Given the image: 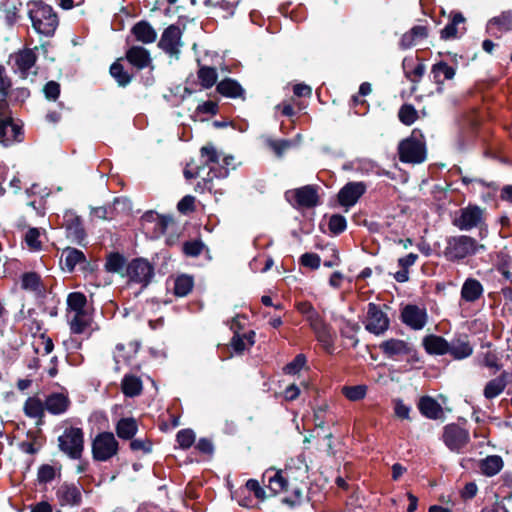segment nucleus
<instances>
[{
    "mask_svg": "<svg viewBox=\"0 0 512 512\" xmlns=\"http://www.w3.org/2000/svg\"><path fill=\"white\" fill-rule=\"evenodd\" d=\"M246 489L252 492L259 500H264L266 497L265 490L260 486L259 482L255 479H249L246 482Z\"/></svg>",
    "mask_w": 512,
    "mask_h": 512,
    "instance_id": "774afa93",
    "label": "nucleus"
},
{
    "mask_svg": "<svg viewBox=\"0 0 512 512\" xmlns=\"http://www.w3.org/2000/svg\"><path fill=\"white\" fill-rule=\"evenodd\" d=\"M21 127L15 124L12 118L0 119V143L9 146L16 141H21Z\"/></svg>",
    "mask_w": 512,
    "mask_h": 512,
    "instance_id": "5701e85b",
    "label": "nucleus"
},
{
    "mask_svg": "<svg viewBox=\"0 0 512 512\" xmlns=\"http://www.w3.org/2000/svg\"><path fill=\"white\" fill-rule=\"evenodd\" d=\"M197 75L200 85L204 89H209L214 86L218 78L216 69L209 66H200Z\"/></svg>",
    "mask_w": 512,
    "mask_h": 512,
    "instance_id": "c03bdc74",
    "label": "nucleus"
},
{
    "mask_svg": "<svg viewBox=\"0 0 512 512\" xmlns=\"http://www.w3.org/2000/svg\"><path fill=\"white\" fill-rule=\"evenodd\" d=\"M126 275L130 282L146 287L154 276V268L147 260L136 258L128 264Z\"/></svg>",
    "mask_w": 512,
    "mask_h": 512,
    "instance_id": "f8f14e48",
    "label": "nucleus"
},
{
    "mask_svg": "<svg viewBox=\"0 0 512 512\" xmlns=\"http://www.w3.org/2000/svg\"><path fill=\"white\" fill-rule=\"evenodd\" d=\"M195 197L191 195L184 196L177 204V209L182 214H188L194 211Z\"/></svg>",
    "mask_w": 512,
    "mask_h": 512,
    "instance_id": "e2e57ef3",
    "label": "nucleus"
},
{
    "mask_svg": "<svg viewBox=\"0 0 512 512\" xmlns=\"http://www.w3.org/2000/svg\"><path fill=\"white\" fill-rule=\"evenodd\" d=\"M200 157L203 165L209 168L208 178H204V186L211 182L212 178H226L229 174L228 166L234 160L233 156H225L220 159V153L211 145H205L200 149Z\"/></svg>",
    "mask_w": 512,
    "mask_h": 512,
    "instance_id": "7ed1b4c3",
    "label": "nucleus"
},
{
    "mask_svg": "<svg viewBox=\"0 0 512 512\" xmlns=\"http://www.w3.org/2000/svg\"><path fill=\"white\" fill-rule=\"evenodd\" d=\"M45 409L52 415L64 414L69 406L70 399L65 393H51L45 399Z\"/></svg>",
    "mask_w": 512,
    "mask_h": 512,
    "instance_id": "393cba45",
    "label": "nucleus"
},
{
    "mask_svg": "<svg viewBox=\"0 0 512 512\" xmlns=\"http://www.w3.org/2000/svg\"><path fill=\"white\" fill-rule=\"evenodd\" d=\"M111 76L117 81L120 86H126L131 81V76L126 72L123 66L115 62L110 67Z\"/></svg>",
    "mask_w": 512,
    "mask_h": 512,
    "instance_id": "3c124183",
    "label": "nucleus"
},
{
    "mask_svg": "<svg viewBox=\"0 0 512 512\" xmlns=\"http://www.w3.org/2000/svg\"><path fill=\"white\" fill-rule=\"evenodd\" d=\"M24 413L30 418H42L45 410V403L37 397H29L24 403Z\"/></svg>",
    "mask_w": 512,
    "mask_h": 512,
    "instance_id": "37998d69",
    "label": "nucleus"
},
{
    "mask_svg": "<svg viewBox=\"0 0 512 512\" xmlns=\"http://www.w3.org/2000/svg\"><path fill=\"white\" fill-rule=\"evenodd\" d=\"M182 31L179 26L172 24L162 33L158 42V47L170 57L179 58L181 47Z\"/></svg>",
    "mask_w": 512,
    "mask_h": 512,
    "instance_id": "ddd939ff",
    "label": "nucleus"
},
{
    "mask_svg": "<svg viewBox=\"0 0 512 512\" xmlns=\"http://www.w3.org/2000/svg\"><path fill=\"white\" fill-rule=\"evenodd\" d=\"M367 185L364 182H348L338 193V201L341 206L349 209L365 194Z\"/></svg>",
    "mask_w": 512,
    "mask_h": 512,
    "instance_id": "dca6fc26",
    "label": "nucleus"
},
{
    "mask_svg": "<svg viewBox=\"0 0 512 512\" xmlns=\"http://www.w3.org/2000/svg\"><path fill=\"white\" fill-rule=\"evenodd\" d=\"M58 504L61 507H78L82 504V486L75 483H62L55 491Z\"/></svg>",
    "mask_w": 512,
    "mask_h": 512,
    "instance_id": "2eb2a0df",
    "label": "nucleus"
},
{
    "mask_svg": "<svg viewBox=\"0 0 512 512\" xmlns=\"http://www.w3.org/2000/svg\"><path fill=\"white\" fill-rule=\"evenodd\" d=\"M204 245L201 241L194 240L185 242L183 245V251L187 256L196 257L202 253Z\"/></svg>",
    "mask_w": 512,
    "mask_h": 512,
    "instance_id": "680f3d73",
    "label": "nucleus"
},
{
    "mask_svg": "<svg viewBox=\"0 0 512 512\" xmlns=\"http://www.w3.org/2000/svg\"><path fill=\"white\" fill-rule=\"evenodd\" d=\"M41 232L38 228H29L25 234V242L27 246L34 251H39L42 248V242L40 240Z\"/></svg>",
    "mask_w": 512,
    "mask_h": 512,
    "instance_id": "5fc2aeb1",
    "label": "nucleus"
},
{
    "mask_svg": "<svg viewBox=\"0 0 512 512\" xmlns=\"http://www.w3.org/2000/svg\"><path fill=\"white\" fill-rule=\"evenodd\" d=\"M285 197L296 208H313L319 203L317 189L312 185L289 190L285 193Z\"/></svg>",
    "mask_w": 512,
    "mask_h": 512,
    "instance_id": "9b49d317",
    "label": "nucleus"
},
{
    "mask_svg": "<svg viewBox=\"0 0 512 512\" xmlns=\"http://www.w3.org/2000/svg\"><path fill=\"white\" fill-rule=\"evenodd\" d=\"M305 364L306 356L304 354H298L293 361L284 367V373L288 375H295L304 367Z\"/></svg>",
    "mask_w": 512,
    "mask_h": 512,
    "instance_id": "bf43d9fd",
    "label": "nucleus"
},
{
    "mask_svg": "<svg viewBox=\"0 0 512 512\" xmlns=\"http://www.w3.org/2000/svg\"><path fill=\"white\" fill-rule=\"evenodd\" d=\"M59 450L70 459L78 460L84 452V431L80 427H65L58 437Z\"/></svg>",
    "mask_w": 512,
    "mask_h": 512,
    "instance_id": "20e7f679",
    "label": "nucleus"
},
{
    "mask_svg": "<svg viewBox=\"0 0 512 512\" xmlns=\"http://www.w3.org/2000/svg\"><path fill=\"white\" fill-rule=\"evenodd\" d=\"M194 285L193 278L188 275H180L174 281V293L176 296H187Z\"/></svg>",
    "mask_w": 512,
    "mask_h": 512,
    "instance_id": "a18cd8bd",
    "label": "nucleus"
},
{
    "mask_svg": "<svg viewBox=\"0 0 512 512\" xmlns=\"http://www.w3.org/2000/svg\"><path fill=\"white\" fill-rule=\"evenodd\" d=\"M484 213L478 205L469 204L455 213L452 224L461 231H470L484 223Z\"/></svg>",
    "mask_w": 512,
    "mask_h": 512,
    "instance_id": "6e6552de",
    "label": "nucleus"
},
{
    "mask_svg": "<svg viewBox=\"0 0 512 512\" xmlns=\"http://www.w3.org/2000/svg\"><path fill=\"white\" fill-rule=\"evenodd\" d=\"M21 287L24 290L33 292L37 296H42L45 293V287L41 282V278L35 272H26L22 275Z\"/></svg>",
    "mask_w": 512,
    "mask_h": 512,
    "instance_id": "c9c22d12",
    "label": "nucleus"
},
{
    "mask_svg": "<svg viewBox=\"0 0 512 512\" xmlns=\"http://www.w3.org/2000/svg\"><path fill=\"white\" fill-rule=\"evenodd\" d=\"M217 91L229 98H237L243 97L244 89L242 86L234 79L225 78L217 84Z\"/></svg>",
    "mask_w": 512,
    "mask_h": 512,
    "instance_id": "58836bf2",
    "label": "nucleus"
},
{
    "mask_svg": "<svg viewBox=\"0 0 512 512\" xmlns=\"http://www.w3.org/2000/svg\"><path fill=\"white\" fill-rule=\"evenodd\" d=\"M69 325L72 333L81 334L89 326V315L86 310L79 312H68Z\"/></svg>",
    "mask_w": 512,
    "mask_h": 512,
    "instance_id": "ea45409f",
    "label": "nucleus"
},
{
    "mask_svg": "<svg viewBox=\"0 0 512 512\" xmlns=\"http://www.w3.org/2000/svg\"><path fill=\"white\" fill-rule=\"evenodd\" d=\"M442 440L451 452L462 453L470 442V434L467 429L451 423L443 428Z\"/></svg>",
    "mask_w": 512,
    "mask_h": 512,
    "instance_id": "9d476101",
    "label": "nucleus"
},
{
    "mask_svg": "<svg viewBox=\"0 0 512 512\" xmlns=\"http://www.w3.org/2000/svg\"><path fill=\"white\" fill-rule=\"evenodd\" d=\"M503 464V459L500 456L490 455L481 460L480 469L482 474L492 477L501 471Z\"/></svg>",
    "mask_w": 512,
    "mask_h": 512,
    "instance_id": "a19ab883",
    "label": "nucleus"
},
{
    "mask_svg": "<svg viewBox=\"0 0 512 512\" xmlns=\"http://www.w3.org/2000/svg\"><path fill=\"white\" fill-rule=\"evenodd\" d=\"M399 120L405 125L413 124L417 119V111L414 106L404 104L401 106L398 112Z\"/></svg>",
    "mask_w": 512,
    "mask_h": 512,
    "instance_id": "6e6d98bb",
    "label": "nucleus"
},
{
    "mask_svg": "<svg viewBox=\"0 0 512 512\" xmlns=\"http://www.w3.org/2000/svg\"><path fill=\"white\" fill-rule=\"evenodd\" d=\"M117 436L122 440H132L138 432V422L133 417H123L115 425Z\"/></svg>",
    "mask_w": 512,
    "mask_h": 512,
    "instance_id": "7c9ffc66",
    "label": "nucleus"
},
{
    "mask_svg": "<svg viewBox=\"0 0 512 512\" xmlns=\"http://www.w3.org/2000/svg\"><path fill=\"white\" fill-rule=\"evenodd\" d=\"M309 326L323 349L332 353L334 351L335 333L331 326L322 317Z\"/></svg>",
    "mask_w": 512,
    "mask_h": 512,
    "instance_id": "6ab92c4d",
    "label": "nucleus"
},
{
    "mask_svg": "<svg viewBox=\"0 0 512 512\" xmlns=\"http://www.w3.org/2000/svg\"><path fill=\"white\" fill-rule=\"evenodd\" d=\"M296 308L301 313L309 325L321 318V315L315 310L309 302H299L296 304Z\"/></svg>",
    "mask_w": 512,
    "mask_h": 512,
    "instance_id": "09e8293b",
    "label": "nucleus"
},
{
    "mask_svg": "<svg viewBox=\"0 0 512 512\" xmlns=\"http://www.w3.org/2000/svg\"><path fill=\"white\" fill-rule=\"evenodd\" d=\"M358 330L359 325L357 323L346 320L345 326L341 328V334L344 337L354 340V345H356L358 340L355 338V334Z\"/></svg>",
    "mask_w": 512,
    "mask_h": 512,
    "instance_id": "69168bd1",
    "label": "nucleus"
},
{
    "mask_svg": "<svg viewBox=\"0 0 512 512\" xmlns=\"http://www.w3.org/2000/svg\"><path fill=\"white\" fill-rule=\"evenodd\" d=\"M320 262V257L315 253H304L300 258V263L311 269L319 268Z\"/></svg>",
    "mask_w": 512,
    "mask_h": 512,
    "instance_id": "0e129e2a",
    "label": "nucleus"
},
{
    "mask_svg": "<svg viewBox=\"0 0 512 512\" xmlns=\"http://www.w3.org/2000/svg\"><path fill=\"white\" fill-rule=\"evenodd\" d=\"M450 21L440 31V37L442 40L456 39L462 36L466 28L464 26L459 27L465 23V17L461 12H451L449 16Z\"/></svg>",
    "mask_w": 512,
    "mask_h": 512,
    "instance_id": "4be33fe9",
    "label": "nucleus"
},
{
    "mask_svg": "<svg viewBox=\"0 0 512 512\" xmlns=\"http://www.w3.org/2000/svg\"><path fill=\"white\" fill-rule=\"evenodd\" d=\"M28 8V15L35 31L47 37L54 35L59 21L53 8L42 1L29 2Z\"/></svg>",
    "mask_w": 512,
    "mask_h": 512,
    "instance_id": "f257e3e1",
    "label": "nucleus"
},
{
    "mask_svg": "<svg viewBox=\"0 0 512 512\" xmlns=\"http://www.w3.org/2000/svg\"><path fill=\"white\" fill-rule=\"evenodd\" d=\"M130 449L132 451H143L150 453L152 451V444L147 439H133L130 442Z\"/></svg>",
    "mask_w": 512,
    "mask_h": 512,
    "instance_id": "338daca9",
    "label": "nucleus"
},
{
    "mask_svg": "<svg viewBox=\"0 0 512 512\" xmlns=\"http://www.w3.org/2000/svg\"><path fill=\"white\" fill-rule=\"evenodd\" d=\"M55 469L53 466L51 465H48V464H44V465H41L38 469V474H37V477H38V481L40 483H49L51 482L54 478H55Z\"/></svg>",
    "mask_w": 512,
    "mask_h": 512,
    "instance_id": "052dcab7",
    "label": "nucleus"
},
{
    "mask_svg": "<svg viewBox=\"0 0 512 512\" xmlns=\"http://www.w3.org/2000/svg\"><path fill=\"white\" fill-rule=\"evenodd\" d=\"M404 72L406 77L413 83H417L421 80L425 73V65L423 63H418L413 69H408L406 62H403Z\"/></svg>",
    "mask_w": 512,
    "mask_h": 512,
    "instance_id": "13d9d810",
    "label": "nucleus"
},
{
    "mask_svg": "<svg viewBox=\"0 0 512 512\" xmlns=\"http://www.w3.org/2000/svg\"><path fill=\"white\" fill-rule=\"evenodd\" d=\"M512 29V11H504L501 15L490 19L487 23V31L493 36Z\"/></svg>",
    "mask_w": 512,
    "mask_h": 512,
    "instance_id": "c756f323",
    "label": "nucleus"
},
{
    "mask_svg": "<svg viewBox=\"0 0 512 512\" xmlns=\"http://www.w3.org/2000/svg\"><path fill=\"white\" fill-rule=\"evenodd\" d=\"M418 409L429 419H438L442 415L440 404L430 396H423L418 402Z\"/></svg>",
    "mask_w": 512,
    "mask_h": 512,
    "instance_id": "72a5a7b5",
    "label": "nucleus"
},
{
    "mask_svg": "<svg viewBox=\"0 0 512 512\" xmlns=\"http://www.w3.org/2000/svg\"><path fill=\"white\" fill-rule=\"evenodd\" d=\"M144 219L148 222H155V232L159 234H164L170 222V218L166 216H161L155 212H147L144 215Z\"/></svg>",
    "mask_w": 512,
    "mask_h": 512,
    "instance_id": "de8ad7c7",
    "label": "nucleus"
},
{
    "mask_svg": "<svg viewBox=\"0 0 512 512\" xmlns=\"http://www.w3.org/2000/svg\"><path fill=\"white\" fill-rule=\"evenodd\" d=\"M422 135L414 130L410 137L402 140L398 146L400 161L404 163H422L426 158Z\"/></svg>",
    "mask_w": 512,
    "mask_h": 512,
    "instance_id": "423d86ee",
    "label": "nucleus"
},
{
    "mask_svg": "<svg viewBox=\"0 0 512 512\" xmlns=\"http://www.w3.org/2000/svg\"><path fill=\"white\" fill-rule=\"evenodd\" d=\"M21 2L19 0H2L0 2V16H4L8 25L16 23L19 17Z\"/></svg>",
    "mask_w": 512,
    "mask_h": 512,
    "instance_id": "e433bc0d",
    "label": "nucleus"
},
{
    "mask_svg": "<svg viewBox=\"0 0 512 512\" xmlns=\"http://www.w3.org/2000/svg\"><path fill=\"white\" fill-rule=\"evenodd\" d=\"M125 265V258L119 253H111L106 260L105 269L110 273L120 272Z\"/></svg>",
    "mask_w": 512,
    "mask_h": 512,
    "instance_id": "603ef678",
    "label": "nucleus"
},
{
    "mask_svg": "<svg viewBox=\"0 0 512 512\" xmlns=\"http://www.w3.org/2000/svg\"><path fill=\"white\" fill-rule=\"evenodd\" d=\"M485 247L476 239L467 235L449 236L446 238V246L443 250L444 257L451 262H459L465 258L476 255Z\"/></svg>",
    "mask_w": 512,
    "mask_h": 512,
    "instance_id": "f03ea898",
    "label": "nucleus"
},
{
    "mask_svg": "<svg viewBox=\"0 0 512 512\" xmlns=\"http://www.w3.org/2000/svg\"><path fill=\"white\" fill-rule=\"evenodd\" d=\"M87 305V298L81 292H71L67 296V310L68 312H79L85 310Z\"/></svg>",
    "mask_w": 512,
    "mask_h": 512,
    "instance_id": "49530a36",
    "label": "nucleus"
},
{
    "mask_svg": "<svg viewBox=\"0 0 512 512\" xmlns=\"http://www.w3.org/2000/svg\"><path fill=\"white\" fill-rule=\"evenodd\" d=\"M474 347L467 334H457L449 341L448 354L455 360H463L473 354Z\"/></svg>",
    "mask_w": 512,
    "mask_h": 512,
    "instance_id": "aec40b11",
    "label": "nucleus"
},
{
    "mask_svg": "<svg viewBox=\"0 0 512 512\" xmlns=\"http://www.w3.org/2000/svg\"><path fill=\"white\" fill-rule=\"evenodd\" d=\"M131 33L134 35L138 42L143 44H150L155 42L157 38L156 30L151 26L148 21L141 20L134 24L131 29Z\"/></svg>",
    "mask_w": 512,
    "mask_h": 512,
    "instance_id": "c85d7f7f",
    "label": "nucleus"
},
{
    "mask_svg": "<svg viewBox=\"0 0 512 512\" xmlns=\"http://www.w3.org/2000/svg\"><path fill=\"white\" fill-rule=\"evenodd\" d=\"M328 227L331 233L339 235L344 232L347 227L346 218L340 214H333L329 219Z\"/></svg>",
    "mask_w": 512,
    "mask_h": 512,
    "instance_id": "4d7b16f0",
    "label": "nucleus"
},
{
    "mask_svg": "<svg viewBox=\"0 0 512 512\" xmlns=\"http://www.w3.org/2000/svg\"><path fill=\"white\" fill-rule=\"evenodd\" d=\"M293 465L296 466L298 469L303 468L305 472L307 471V465L305 463L303 455L298 456L297 459H291L286 464L285 473L288 470H290ZM263 481H267L269 489L274 494L286 491L288 487V479L284 475V471L282 470H275L273 468L266 470L265 473L263 474Z\"/></svg>",
    "mask_w": 512,
    "mask_h": 512,
    "instance_id": "0eeeda50",
    "label": "nucleus"
},
{
    "mask_svg": "<svg viewBox=\"0 0 512 512\" xmlns=\"http://www.w3.org/2000/svg\"><path fill=\"white\" fill-rule=\"evenodd\" d=\"M428 37V29L423 25L413 26L409 31L404 33L399 41V48L401 50H407L417 44L419 40Z\"/></svg>",
    "mask_w": 512,
    "mask_h": 512,
    "instance_id": "bb28decb",
    "label": "nucleus"
},
{
    "mask_svg": "<svg viewBox=\"0 0 512 512\" xmlns=\"http://www.w3.org/2000/svg\"><path fill=\"white\" fill-rule=\"evenodd\" d=\"M380 349L390 359H406L408 362L418 361L416 349L412 344L404 340H386L380 344Z\"/></svg>",
    "mask_w": 512,
    "mask_h": 512,
    "instance_id": "1a4fd4ad",
    "label": "nucleus"
},
{
    "mask_svg": "<svg viewBox=\"0 0 512 512\" xmlns=\"http://www.w3.org/2000/svg\"><path fill=\"white\" fill-rule=\"evenodd\" d=\"M143 389L142 381L139 377L126 374L121 381V390L126 397H136L141 394Z\"/></svg>",
    "mask_w": 512,
    "mask_h": 512,
    "instance_id": "4c0bfd02",
    "label": "nucleus"
},
{
    "mask_svg": "<svg viewBox=\"0 0 512 512\" xmlns=\"http://www.w3.org/2000/svg\"><path fill=\"white\" fill-rule=\"evenodd\" d=\"M61 262H64L68 272H72L77 265L85 262V254L79 249L67 247L62 252Z\"/></svg>",
    "mask_w": 512,
    "mask_h": 512,
    "instance_id": "f704fd0d",
    "label": "nucleus"
},
{
    "mask_svg": "<svg viewBox=\"0 0 512 512\" xmlns=\"http://www.w3.org/2000/svg\"><path fill=\"white\" fill-rule=\"evenodd\" d=\"M364 326L367 331L375 335H382L389 328V318L380 306L370 302L367 305Z\"/></svg>",
    "mask_w": 512,
    "mask_h": 512,
    "instance_id": "4468645a",
    "label": "nucleus"
},
{
    "mask_svg": "<svg viewBox=\"0 0 512 512\" xmlns=\"http://www.w3.org/2000/svg\"><path fill=\"white\" fill-rule=\"evenodd\" d=\"M126 58L131 65L138 69L149 67L152 59L147 49L142 46H132L126 52Z\"/></svg>",
    "mask_w": 512,
    "mask_h": 512,
    "instance_id": "cd10ccee",
    "label": "nucleus"
},
{
    "mask_svg": "<svg viewBox=\"0 0 512 512\" xmlns=\"http://www.w3.org/2000/svg\"><path fill=\"white\" fill-rule=\"evenodd\" d=\"M353 169L362 176H382L387 173L374 161L366 158L356 159L352 162Z\"/></svg>",
    "mask_w": 512,
    "mask_h": 512,
    "instance_id": "473e14b6",
    "label": "nucleus"
},
{
    "mask_svg": "<svg viewBox=\"0 0 512 512\" xmlns=\"http://www.w3.org/2000/svg\"><path fill=\"white\" fill-rule=\"evenodd\" d=\"M176 441L181 449L187 450L195 442V433L192 429H182L177 432Z\"/></svg>",
    "mask_w": 512,
    "mask_h": 512,
    "instance_id": "864d4df0",
    "label": "nucleus"
},
{
    "mask_svg": "<svg viewBox=\"0 0 512 512\" xmlns=\"http://www.w3.org/2000/svg\"><path fill=\"white\" fill-rule=\"evenodd\" d=\"M119 442L112 432L98 433L91 441V454L96 462H107L119 452Z\"/></svg>",
    "mask_w": 512,
    "mask_h": 512,
    "instance_id": "39448f33",
    "label": "nucleus"
},
{
    "mask_svg": "<svg viewBox=\"0 0 512 512\" xmlns=\"http://www.w3.org/2000/svg\"><path fill=\"white\" fill-rule=\"evenodd\" d=\"M12 60L15 71L19 72L22 78H26L35 66L37 56L32 49H23L15 53Z\"/></svg>",
    "mask_w": 512,
    "mask_h": 512,
    "instance_id": "412c9836",
    "label": "nucleus"
},
{
    "mask_svg": "<svg viewBox=\"0 0 512 512\" xmlns=\"http://www.w3.org/2000/svg\"><path fill=\"white\" fill-rule=\"evenodd\" d=\"M402 322L413 330H421L425 327L428 315L425 308L409 304L401 312Z\"/></svg>",
    "mask_w": 512,
    "mask_h": 512,
    "instance_id": "f3484780",
    "label": "nucleus"
},
{
    "mask_svg": "<svg viewBox=\"0 0 512 512\" xmlns=\"http://www.w3.org/2000/svg\"><path fill=\"white\" fill-rule=\"evenodd\" d=\"M511 374L503 371L498 377L489 380L483 390L486 399H494L498 397L506 388Z\"/></svg>",
    "mask_w": 512,
    "mask_h": 512,
    "instance_id": "a878e982",
    "label": "nucleus"
},
{
    "mask_svg": "<svg viewBox=\"0 0 512 512\" xmlns=\"http://www.w3.org/2000/svg\"><path fill=\"white\" fill-rule=\"evenodd\" d=\"M431 73L434 81L437 84H442L445 80L453 79L456 71L454 67L448 65L444 61H440L432 66Z\"/></svg>",
    "mask_w": 512,
    "mask_h": 512,
    "instance_id": "79ce46f5",
    "label": "nucleus"
},
{
    "mask_svg": "<svg viewBox=\"0 0 512 512\" xmlns=\"http://www.w3.org/2000/svg\"><path fill=\"white\" fill-rule=\"evenodd\" d=\"M423 345L427 353L432 355L448 354L449 341L442 336L428 335L423 339Z\"/></svg>",
    "mask_w": 512,
    "mask_h": 512,
    "instance_id": "2f4dec72",
    "label": "nucleus"
},
{
    "mask_svg": "<svg viewBox=\"0 0 512 512\" xmlns=\"http://www.w3.org/2000/svg\"><path fill=\"white\" fill-rule=\"evenodd\" d=\"M484 287L481 282L475 278H467L461 287L460 301L466 303H474L482 298Z\"/></svg>",
    "mask_w": 512,
    "mask_h": 512,
    "instance_id": "b1692460",
    "label": "nucleus"
},
{
    "mask_svg": "<svg viewBox=\"0 0 512 512\" xmlns=\"http://www.w3.org/2000/svg\"><path fill=\"white\" fill-rule=\"evenodd\" d=\"M63 226L68 239L73 243L82 244L86 238V232L79 216L72 211H67L63 217Z\"/></svg>",
    "mask_w": 512,
    "mask_h": 512,
    "instance_id": "a211bd4d",
    "label": "nucleus"
},
{
    "mask_svg": "<svg viewBox=\"0 0 512 512\" xmlns=\"http://www.w3.org/2000/svg\"><path fill=\"white\" fill-rule=\"evenodd\" d=\"M366 385L343 386L342 394L350 401H359L366 396Z\"/></svg>",
    "mask_w": 512,
    "mask_h": 512,
    "instance_id": "8fccbe9b",
    "label": "nucleus"
}]
</instances>
